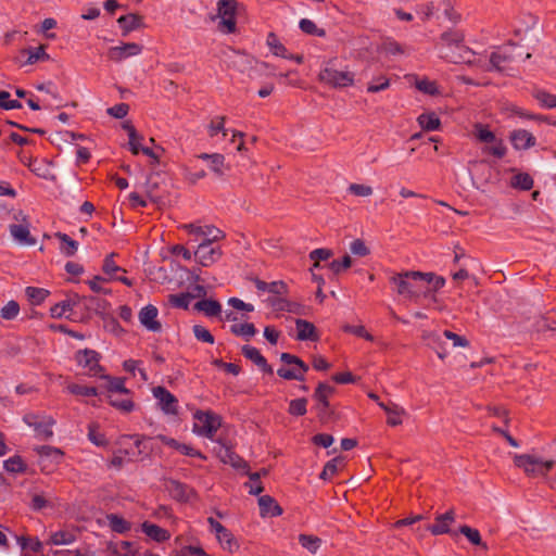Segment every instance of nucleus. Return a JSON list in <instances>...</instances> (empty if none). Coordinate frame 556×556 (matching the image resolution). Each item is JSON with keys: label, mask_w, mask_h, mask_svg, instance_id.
I'll return each instance as SVG.
<instances>
[{"label": "nucleus", "mask_w": 556, "mask_h": 556, "mask_svg": "<svg viewBox=\"0 0 556 556\" xmlns=\"http://www.w3.org/2000/svg\"><path fill=\"white\" fill-rule=\"evenodd\" d=\"M437 47L442 50V58L451 63H472L475 52L465 45V33L460 29L442 33Z\"/></svg>", "instance_id": "f257e3e1"}, {"label": "nucleus", "mask_w": 556, "mask_h": 556, "mask_svg": "<svg viewBox=\"0 0 556 556\" xmlns=\"http://www.w3.org/2000/svg\"><path fill=\"white\" fill-rule=\"evenodd\" d=\"M390 282L395 287V291L399 295L415 302H417L419 298H426L430 294V287L424 288L418 280H413L410 270L394 274L390 277Z\"/></svg>", "instance_id": "f03ea898"}, {"label": "nucleus", "mask_w": 556, "mask_h": 556, "mask_svg": "<svg viewBox=\"0 0 556 556\" xmlns=\"http://www.w3.org/2000/svg\"><path fill=\"white\" fill-rule=\"evenodd\" d=\"M336 392V388L326 383L319 382L313 393V400L315 401L314 409L318 420L325 425L330 422L334 418V409L331 407L329 399Z\"/></svg>", "instance_id": "7ed1b4c3"}, {"label": "nucleus", "mask_w": 556, "mask_h": 556, "mask_svg": "<svg viewBox=\"0 0 556 556\" xmlns=\"http://www.w3.org/2000/svg\"><path fill=\"white\" fill-rule=\"evenodd\" d=\"M514 464L517 468L522 469L526 476L530 478H546L548 472L555 466L554 460H543L542 458L531 454L515 455Z\"/></svg>", "instance_id": "20e7f679"}, {"label": "nucleus", "mask_w": 556, "mask_h": 556, "mask_svg": "<svg viewBox=\"0 0 556 556\" xmlns=\"http://www.w3.org/2000/svg\"><path fill=\"white\" fill-rule=\"evenodd\" d=\"M473 135L478 141L484 143H492L485 147L483 152L492 154L497 159H503L506 155L507 149L502 139H497L495 134L489 129L488 125L477 123L473 125Z\"/></svg>", "instance_id": "39448f33"}, {"label": "nucleus", "mask_w": 556, "mask_h": 556, "mask_svg": "<svg viewBox=\"0 0 556 556\" xmlns=\"http://www.w3.org/2000/svg\"><path fill=\"white\" fill-rule=\"evenodd\" d=\"M238 9L237 0H218L217 16L220 18L218 30L223 34H233L237 30L236 14Z\"/></svg>", "instance_id": "423d86ee"}, {"label": "nucleus", "mask_w": 556, "mask_h": 556, "mask_svg": "<svg viewBox=\"0 0 556 556\" xmlns=\"http://www.w3.org/2000/svg\"><path fill=\"white\" fill-rule=\"evenodd\" d=\"M193 418L195 420L193 424V431L199 435L210 439L214 437L222 425L220 417L211 410H197L193 414Z\"/></svg>", "instance_id": "0eeeda50"}, {"label": "nucleus", "mask_w": 556, "mask_h": 556, "mask_svg": "<svg viewBox=\"0 0 556 556\" xmlns=\"http://www.w3.org/2000/svg\"><path fill=\"white\" fill-rule=\"evenodd\" d=\"M280 361L287 365H295L296 368H286L281 367L277 370V375L286 380H305V372L308 370V365L305 364L300 357L290 354L282 353L280 355Z\"/></svg>", "instance_id": "6e6552de"}, {"label": "nucleus", "mask_w": 556, "mask_h": 556, "mask_svg": "<svg viewBox=\"0 0 556 556\" xmlns=\"http://www.w3.org/2000/svg\"><path fill=\"white\" fill-rule=\"evenodd\" d=\"M318 78L321 83H325L333 88H343L354 84L353 73L349 71H338L330 66V62L324 70L320 71Z\"/></svg>", "instance_id": "1a4fd4ad"}, {"label": "nucleus", "mask_w": 556, "mask_h": 556, "mask_svg": "<svg viewBox=\"0 0 556 556\" xmlns=\"http://www.w3.org/2000/svg\"><path fill=\"white\" fill-rule=\"evenodd\" d=\"M164 488L169 496L179 503H189L198 498V493L192 486L173 478L164 480Z\"/></svg>", "instance_id": "9d476101"}, {"label": "nucleus", "mask_w": 556, "mask_h": 556, "mask_svg": "<svg viewBox=\"0 0 556 556\" xmlns=\"http://www.w3.org/2000/svg\"><path fill=\"white\" fill-rule=\"evenodd\" d=\"M13 217L18 224L10 225L9 229L11 236L20 244L34 245L36 243V239L31 237L29 232V223L27 220V216L22 211H18L14 214Z\"/></svg>", "instance_id": "9b49d317"}, {"label": "nucleus", "mask_w": 556, "mask_h": 556, "mask_svg": "<svg viewBox=\"0 0 556 556\" xmlns=\"http://www.w3.org/2000/svg\"><path fill=\"white\" fill-rule=\"evenodd\" d=\"M23 420L26 425L33 427L37 438L41 440H49L53 435L51 428L55 421L52 417H40L36 414H26Z\"/></svg>", "instance_id": "f8f14e48"}, {"label": "nucleus", "mask_w": 556, "mask_h": 556, "mask_svg": "<svg viewBox=\"0 0 556 556\" xmlns=\"http://www.w3.org/2000/svg\"><path fill=\"white\" fill-rule=\"evenodd\" d=\"M79 366L88 369V375L91 377H101L103 368L99 364L100 354L93 350L85 349L76 353L75 356Z\"/></svg>", "instance_id": "ddd939ff"}, {"label": "nucleus", "mask_w": 556, "mask_h": 556, "mask_svg": "<svg viewBox=\"0 0 556 556\" xmlns=\"http://www.w3.org/2000/svg\"><path fill=\"white\" fill-rule=\"evenodd\" d=\"M218 445L214 448L217 457L224 463L229 464L236 469H249L248 463L240 457L230 445L225 441L218 440Z\"/></svg>", "instance_id": "4468645a"}, {"label": "nucleus", "mask_w": 556, "mask_h": 556, "mask_svg": "<svg viewBox=\"0 0 556 556\" xmlns=\"http://www.w3.org/2000/svg\"><path fill=\"white\" fill-rule=\"evenodd\" d=\"M152 392L164 413L172 415H176L178 413V400L166 388L159 386L153 388Z\"/></svg>", "instance_id": "2eb2a0df"}, {"label": "nucleus", "mask_w": 556, "mask_h": 556, "mask_svg": "<svg viewBox=\"0 0 556 556\" xmlns=\"http://www.w3.org/2000/svg\"><path fill=\"white\" fill-rule=\"evenodd\" d=\"M142 51V46L136 42H127L122 46L112 47L108 51V58L114 62H121L126 58L138 55Z\"/></svg>", "instance_id": "dca6fc26"}, {"label": "nucleus", "mask_w": 556, "mask_h": 556, "mask_svg": "<svg viewBox=\"0 0 556 556\" xmlns=\"http://www.w3.org/2000/svg\"><path fill=\"white\" fill-rule=\"evenodd\" d=\"M455 521L454 509L447 510L445 514L438 515L435 522L427 527V530L433 535L447 534L456 535V532H451L450 526Z\"/></svg>", "instance_id": "f3484780"}, {"label": "nucleus", "mask_w": 556, "mask_h": 556, "mask_svg": "<svg viewBox=\"0 0 556 556\" xmlns=\"http://www.w3.org/2000/svg\"><path fill=\"white\" fill-rule=\"evenodd\" d=\"M157 315L156 306L149 304L140 309L138 317L141 325L148 330L159 332L162 330V325L157 320Z\"/></svg>", "instance_id": "a211bd4d"}, {"label": "nucleus", "mask_w": 556, "mask_h": 556, "mask_svg": "<svg viewBox=\"0 0 556 556\" xmlns=\"http://www.w3.org/2000/svg\"><path fill=\"white\" fill-rule=\"evenodd\" d=\"M194 256L198 263L206 267L222 256V251L219 248H213L212 243H200Z\"/></svg>", "instance_id": "6ab92c4d"}, {"label": "nucleus", "mask_w": 556, "mask_h": 556, "mask_svg": "<svg viewBox=\"0 0 556 556\" xmlns=\"http://www.w3.org/2000/svg\"><path fill=\"white\" fill-rule=\"evenodd\" d=\"M267 303L274 311H277V312H289V313H293L296 315L305 314L304 305H302L298 302L289 301L281 296L268 298Z\"/></svg>", "instance_id": "aec40b11"}, {"label": "nucleus", "mask_w": 556, "mask_h": 556, "mask_svg": "<svg viewBox=\"0 0 556 556\" xmlns=\"http://www.w3.org/2000/svg\"><path fill=\"white\" fill-rule=\"evenodd\" d=\"M296 340L317 342L320 339L315 325L306 319H295Z\"/></svg>", "instance_id": "412c9836"}, {"label": "nucleus", "mask_w": 556, "mask_h": 556, "mask_svg": "<svg viewBox=\"0 0 556 556\" xmlns=\"http://www.w3.org/2000/svg\"><path fill=\"white\" fill-rule=\"evenodd\" d=\"M509 140L516 150H528L536 144L535 137L526 129L513 130Z\"/></svg>", "instance_id": "4be33fe9"}, {"label": "nucleus", "mask_w": 556, "mask_h": 556, "mask_svg": "<svg viewBox=\"0 0 556 556\" xmlns=\"http://www.w3.org/2000/svg\"><path fill=\"white\" fill-rule=\"evenodd\" d=\"M242 354L245 358L252 361L265 374L273 375V367L267 363L266 358L256 348L251 345H243Z\"/></svg>", "instance_id": "5701e85b"}, {"label": "nucleus", "mask_w": 556, "mask_h": 556, "mask_svg": "<svg viewBox=\"0 0 556 556\" xmlns=\"http://www.w3.org/2000/svg\"><path fill=\"white\" fill-rule=\"evenodd\" d=\"M117 23L122 29L123 36L130 31L144 27L143 17L137 13H129L118 17Z\"/></svg>", "instance_id": "b1692460"}, {"label": "nucleus", "mask_w": 556, "mask_h": 556, "mask_svg": "<svg viewBox=\"0 0 556 556\" xmlns=\"http://www.w3.org/2000/svg\"><path fill=\"white\" fill-rule=\"evenodd\" d=\"M251 280L254 282V285L258 291H263V292L267 291L269 293H273V294H276L279 296L286 295L288 293V286L282 280H277V281H273L269 283L261 280L257 277H254Z\"/></svg>", "instance_id": "393cba45"}, {"label": "nucleus", "mask_w": 556, "mask_h": 556, "mask_svg": "<svg viewBox=\"0 0 556 556\" xmlns=\"http://www.w3.org/2000/svg\"><path fill=\"white\" fill-rule=\"evenodd\" d=\"M258 506L261 516H280L283 510L277 501L270 495H262L258 497Z\"/></svg>", "instance_id": "a878e982"}, {"label": "nucleus", "mask_w": 556, "mask_h": 556, "mask_svg": "<svg viewBox=\"0 0 556 556\" xmlns=\"http://www.w3.org/2000/svg\"><path fill=\"white\" fill-rule=\"evenodd\" d=\"M101 378L108 380L106 391L108 394L114 396L115 393L131 395V391L125 387V378L111 377L109 375H102Z\"/></svg>", "instance_id": "bb28decb"}, {"label": "nucleus", "mask_w": 556, "mask_h": 556, "mask_svg": "<svg viewBox=\"0 0 556 556\" xmlns=\"http://www.w3.org/2000/svg\"><path fill=\"white\" fill-rule=\"evenodd\" d=\"M142 531L146 533V535L159 543L165 542L170 538V534L166 529H163L157 525L148 521L142 523Z\"/></svg>", "instance_id": "cd10ccee"}, {"label": "nucleus", "mask_w": 556, "mask_h": 556, "mask_svg": "<svg viewBox=\"0 0 556 556\" xmlns=\"http://www.w3.org/2000/svg\"><path fill=\"white\" fill-rule=\"evenodd\" d=\"M216 539L222 547L229 553H235L239 549L240 545L233 534L224 527L220 532L216 534Z\"/></svg>", "instance_id": "c85d7f7f"}, {"label": "nucleus", "mask_w": 556, "mask_h": 556, "mask_svg": "<svg viewBox=\"0 0 556 556\" xmlns=\"http://www.w3.org/2000/svg\"><path fill=\"white\" fill-rule=\"evenodd\" d=\"M344 466H345V457L337 456L326 463L323 471L319 475V478L323 480H330L338 472V470L342 469Z\"/></svg>", "instance_id": "c756f323"}, {"label": "nucleus", "mask_w": 556, "mask_h": 556, "mask_svg": "<svg viewBox=\"0 0 556 556\" xmlns=\"http://www.w3.org/2000/svg\"><path fill=\"white\" fill-rule=\"evenodd\" d=\"M194 308L203 312L206 316H218L222 312V305L218 301L212 299H203L195 303Z\"/></svg>", "instance_id": "7c9ffc66"}, {"label": "nucleus", "mask_w": 556, "mask_h": 556, "mask_svg": "<svg viewBox=\"0 0 556 556\" xmlns=\"http://www.w3.org/2000/svg\"><path fill=\"white\" fill-rule=\"evenodd\" d=\"M109 526L116 533H126L131 529V523L116 514L106 515Z\"/></svg>", "instance_id": "2f4dec72"}, {"label": "nucleus", "mask_w": 556, "mask_h": 556, "mask_svg": "<svg viewBox=\"0 0 556 556\" xmlns=\"http://www.w3.org/2000/svg\"><path fill=\"white\" fill-rule=\"evenodd\" d=\"M55 237L61 241L60 250L66 256H73L76 254L78 243L73 240L68 235L63 232H56Z\"/></svg>", "instance_id": "473e14b6"}, {"label": "nucleus", "mask_w": 556, "mask_h": 556, "mask_svg": "<svg viewBox=\"0 0 556 556\" xmlns=\"http://www.w3.org/2000/svg\"><path fill=\"white\" fill-rule=\"evenodd\" d=\"M45 49L46 47L43 45H40L37 48L23 49L21 53L23 55H27V64H35L38 61L49 60V54L46 53Z\"/></svg>", "instance_id": "72a5a7b5"}, {"label": "nucleus", "mask_w": 556, "mask_h": 556, "mask_svg": "<svg viewBox=\"0 0 556 556\" xmlns=\"http://www.w3.org/2000/svg\"><path fill=\"white\" fill-rule=\"evenodd\" d=\"M532 97L539 101V103L547 109L556 108V96L547 92L546 90L534 88L531 92Z\"/></svg>", "instance_id": "f704fd0d"}, {"label": "nucleus", "mask_w": 556, "mask_h": 556, "mask_svg": "<svg viewBox=\"0 0 556 556\" xmlns=\"http://www.w3.org/2000/svg\"><path fill=\"white\" fill-rule=\"evenodd\" d=\"M418 123L420 127L426 131H432L440 127V118L435 113H424L419 115Z\"/></svg>", "instance_id": "c9c22d12"}, {"label": "nucleus", "mask_w": 556, "mask_h": 556, "mask_svg": "<svg viewBox=\"0 0 556 556\" xmlns=\"http://www.w3.org/2000/svg\"><path fill=\"white\" fill-rule=\"evenodd\" d=\"M210 168L217 177L222 178L226 175V172L230 169V166L225 163V156L223 154L213 153Z\"/></svg>", "instance_id": "e433bc0d"}, {"label": "nucleus", "mask_w": 556, "mask_h": 556, "mask_svg": "<svg viewBox=\"0 0 556 556\" xmlns=\"http://www.w3.org/2000/svg\"><path fill=\"white\" fill-rule=\"evenodd\" d=\"M458 532L465 535L471 544L482 546L484 549L488 548L486 544L482 542L480 532L477 529L463 525L459 527Z\"/></svg>", "instance_id": "4c0bfd02"}, {"label": "nucleus", "mask_w": 556, "mask_h": 556, "mask_svg": "<svg viewBox=\"0 0 556 556\" xmlns=\"http://www.w3.org/2000/svg\"><path fill=\"white\" fill-rule=\"evenodd\" d=\"M106 397H108L110 405H112L116 409L121 410L122 413L128 414V413H131L135 408V403L131 400L130 395L123 400H118L115 396H113L112 394H108Z\"/></svg>", "instance_id": "58836bf2"}, {"label": "nucleus", "mask_w": 556, "mask_h": 556, "mask_svg": "<svg viewBox=\"0 0 556 556\" xmlns=\"http://www.w3.org/2000/svg\"><path fill=\"white\" fill-rule=\"evenodd\" d=\"M299 543L309 553L315 554L321 545V539L312 534H300Z\"/></svg>", "instance_id": "ea45409f"}, {"label": "nucleus", "mask_w": 556, "mask_h": 556, "mask_svg": "<svg viewBox=\"0 0 556 556\" xmlns=\"http://www.w3.org/2000/svg\"><path fill=\"white\" fill-rule=\"evenodd\" d=\"M266 42H267V46L269 47L270 51L276 56H280V58L288 56L287 48L279 41V39L275 33H269L267 35Z\"/></svg>", "instance_id": "a19ab883"}, {"label": "nucleus", "mask_w": 556, "mask_h": 556, "mask_svg": "<svg viewBox=\"0 0 556 556\" xmlns=\"http://www.w3.org/2000/svg\"><path fill=\"white\" fill-rule=\"evenodd\" d=\"M26 296L33 305H40L49 295V291L42 288L27 287Z\"/></svg>", "instance_id": "79ce46f5"}, {"label": "nucleus", "mask_w": 556, "mask_h": 556, "mask_svg": "<svg viewBox=\"0 0 556 556\" xmlns=\"http://www.w3.org/2000/svg\"><path fill=\"white\" fill-rule=\"evenodd\" d=\"M289 415L293 417H301L307 413V399L299 397L291 400L288 407Z\"/></svg>", "instance_id": "37998d69"}, {"label": "nucleus", "mask_w": 556, "mask_h": 556, "mask_svg": "<svg viewBox=\"0 0 556 556\" xmlns=\"http://www.w3.org/2000/svg\"><path fill=\"white\" fill-rule=\"evenodd\" d=\"M4 469L12 473H23L27 469V465L23 460V458L18 455L10 457L3 464Z\"/></svg>", "instance_id": "c03bdc74"}, {"label": "nucleus", "mask_w": 556, "mask_h": 556, "mask_svg": "<svg viewBox=\"0 0 556 556\" xmlns=\"http://www.w3.org/2000/svg\"><path fill=\"white\" fill-rule=\"evenodd\" d=\"M510 60H511V58L508 55L501 54L498 52H492L490 55L489 64L485 67V71L503 72L504 67L502 66V64L505 62H509Z\"/></svg>", "instance_id": "a18cd8bd"}, {"label": "nucleus", "mask_w": 556, "mask_h": 556, "mask_svg": "<svg viewBox=\"0 0 556 556\" xmlns=\"http://www.w3.org/2000/svg\"><path fill=\"white\" fill-rule=\"evenodd\" d=\"M299 27L303 33L311 35V36H317V37L326 36V30L317 27V25L308 18H302L299 23Z\"/></svg>", "instance_id": "49530a36"}, {"label": "nucleus", "mask_w": 556, "mask_h": 556, "mask_svg": "<svg viewBox=\"0 0 556 556\" xmlns=\"http://www.w3.org/2000/svg\"><path fill=\"white\" fill-rule=\"evenodd\" d=\"M511 186L520 190H530L533 187V178L527 173H519L511 179Z\"/></svg>", "instance_id": "de8ad7c7"}, {"label": "nucleus", "mask_w": 556, "mask_h": 556, "mask_svg": "<svg viewBox=\"0 0 556 556\" xmlns=\"http://www.w3.org/2000/svg\"><path fill=\"white\" fill-rule=\"evenodd\" d=\"M88 439L97 446H105L108 444L105 435L99 431V426L94 422L88 426Z\"/></svg>", "instance_id": "09e8293b"}, {"label": "nucleus", "mask_w": 556, "mask_h": 556, "mask_svg": "<svg viewBox=\"0 0 556 556\" xmlns=\"http://www.w3.org/2000/svg\"><path fill=\"white\" fill-rule=\"evenodd\" d=\"M380 51L387 55H397L403 54L405 49L397 41L387 39L381 43Z\"/></svg>", "instance_id": "8fccbe9b"}, {"label": "nucleus", "mask_w": 556, "mask_h": 556, "mask_svg": "<svg viewBox=\"0 0 556 556\" xmlns=\"http://www.w3.org/2000/svg\"><path fill=\"white\" fill-rule=\"evenodd\" d=\"M231 333L235 336H242L247 338H251L256 333V328L253 324H233L230 327Z\"/></svg>", "instance_id": "3c124183"}, {"label": "nucleus", "mask_w": 556, "mask_h": 556, "mask_svg": "<svg viewBox=\"0 0 556 556\" xmlns=\"http://www.w3.org/2000/svg\"><path fill=\"white\" fill-rule=\"evenodd\" d=\"M75 541V535L68 531L60 530L51 534L50 543L53 545H66Z\"/></svg>", "instance_id": "603ef678"}, {"label": "nucleus", "mask_w": 556, "mask_h": 556, "mask_svg": "<svg viewBox=\"0 0 556 556\" xmlns=\"http://www.w3.org/2000/svg\"><path fill=\"white\" fill-rule=\"evenodd\" d=\"M192 299H193V295L191 293L187 292V293L170 294L168 298V301L175 307L187 309L189 307L190 301Z\"/></svg>", "instance_id": "864d4df0"}, {"label": "nucleus", "mask_w": 556, "mask_h": 556, "mask_svg": "<svg viewBox=\"0 0 556 556\" xmlns=\"http://www.w3.org/2000/svg\"><path fill=\"white\" fill-rule=\"evenodd\" d=\"M202 236H204L205 239L201 243H213L225 238L224 231L214 226H205Z\"/></svg>", "instance_id": "5fc2aeb1"}, {"label": "nucleus", "mask_w": 556, "mask_h": 556, "mask_svg": "<svg viewBox=\"0 0 556 556\" xmlns=\"http://www.w3.org/2000/svg\"><path fill=\"white\" fill-rule=\"evenodd\" d=\"M116 253H111L106 255L103 262L102 270L104 274L109 275L111 279L114 277V274L117 271H126L124 268L117 266L114 262V257L116 256Z\"/></svg>", "instance_id": "6e6d98bb"}, {"label": "nucleus", "mask_w": 556, "mask_h": 556, "mask_svg": "<svg viewBox=\"0 0 556 556\" xmlns=\"http://www.w3.org/2000/svg\"><path fill=\"white\" fill-rule=\"evenodd\" d=\"M18 313H20L18 303L14 300H11L1 308L0 316L3 319L12 320L18 315Z\"/></svg>", "instance_id": "4d7b16f0"}, {"label": "nucleus", "mask_w": 556, "mask_h": 556, "mask_svg": "<svg viewBox=\"0 0 556 556\" xmlns=\"http://www.w3.org/2000/svg\"><path fill=\"white\" fill-rule=\"evenodd\" d=\"M68 391L72 394L80 395V396H96L98 395V390L94 387H87L83 384L73 383L68 386Z\"/></svg>", "instance_id": "13d9d810"}, {"label": "nucleus", "mask_w": 556, "mask_h": 556, "mask_svg": "<svg viewBox=\"0 0 556 556\" xmlns=\"http://www.w3.org/2000/svg\"><path fill=\"white\" fill-rule=\"evenodd\" d=\"M352 265V258L350 255H344L342 257L341 261L339 260H333L332 262L329 263V268L330 270L334 274V275H338L340 274L342 270H345L348 268H350Z\"/></svg>", "instance_id": "bf43d9fd"}, {"label": "nucleus", "mask_w": 556, "mask_h": 556, "mask_svg": "<svg viewBox=\"0 0 556 556\" xmlns=\"http://www.w3.org/2000/svg\"><path fill=\"white\" fill-rule=\"evenodd\" d=\"M226 117L225 116H217L214 119L211 121L208 125V135L210 137H214L217 135V132L222 131L223 136H227V129L224 127Z\"/></svg>", "instance_id": "052dcab7"}, {"label": "nucleus", "mask_w": 556, "mask_h": 556, "mask_svg": "<svg viewBox=\"0 0 556 556\" xmlns=\"http://www.w3.org/2000/svg\"><path fill=\"white\" fill-rule=\"evenodd\" d=\"M416 88L419 91L430 96H435L439 93L435 81L429 80L427 78L417 80Z\"/></svg>", "instance_id": "680f3d73"}, {"label": "nucleus", "mask_w": 556, "mask_h": 556, "mask_svg": "<svg viewBox=\"0 0 556 556\" xmlns=\"http://www.w3.org/2000/svg\"><path fill=\"white\" fill-rule=\"evenodd\" d=\"M342 329L344 332L353 333L359 338H364L369 342L374 341V337L369 332H367L364 326L344 325Z\"/></svg>", "instance_id": "e2e57ef3"}, {"label": "nucleus", "mask_w": 556, "mask_h": 556, "mask_svg": "<svg viewBox=\"0 0 556 556\" xmlns=\"http://www.w3.org/2000/svg\"><path fill=\"white\" fill-rule=\"evenodd\" d=\"M390 86V80L386 76H380L368 84L367 91L375 93L382 91Z\"/></svg>", "instance_id": "0e129e2a"}, {"label": "nucleus", "mask_w": 556, "mask_h": 556, "mask_svg": "<svg viewBox=\"0 0 556 556\" xmlns=\"http://www.w3.org/2000/svg\"><path fill=\"white\" fill-rule=\"evenodd\" d=\"M193 334L199 341L206 342L210 344L214 343L213 334L205 327H203L201 325L193 326Z\"/></svg>", "instance_id": "69168bd1"}, {"label": "nucleus", "mask_w": 556, "mask_h": 556, "mask_svg": "<svg viewBox=\"0 0 556 556\" xmlns=\"http://www.w3.org/2000/svg\"><path fill=\"white\" fill-rule=\"evenodd\" d=\"M349 192L356 197H369L374 190L370 186L362 184H351L348 188Z\"/></svg>", "instance_id": "338daca9"}, {"label": "nucleus", "mask_w": 556, "mask_h": 556, "mask_svg": "<svg viewBox=\"0 0 556 556\" xmlns=\"http://www.w3.org/2000/svg\"><path fill=\"white\" fill-rule=\"evenodd\" d=\"M72 311V304L70 301H62L53 305L50 309L52 318H61L66 312Z\"/></svg>", "instance_id": "774afa93"}]
</instances>
